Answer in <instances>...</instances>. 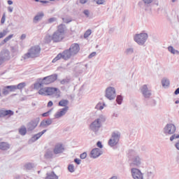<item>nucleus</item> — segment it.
I'll return each mask as SVG.
<instances>
[{
	"instance_id": "2f4dec72",
	"label": "nucleus",
	"mask_w": 179,
	"mask_h": 179,
	"mask_svg": "<svg viewBox=\"0 0 179 179\" xmlns=\"http://www.w3.org/2000/svg\"><path fill=\"white\" fill-rule=\"evenodd\" d=\"M168 50L170 52H171L172 54H176V52H178V51L175 50L174 48H173L172 46H169L168 48Z\"/></svg>"
},
{
	"instance_id": "f03ea898",
	"label": "nucleus",
	"mask_w": 179,
	"mask_h": 179,
	"mask_svg": "<svg viewBox=\"0 0 179 179\" xmlns=\"http://www.w3.org/2000/svg\"><path fill=\"white\" fill-rule=\"evenodd\" d=\"M38 93L41 96H52V94H55V93H59L58 97L61 96L59 95V93H61V91H59L58 88L51 87H41L39 89Z\"/></svg>"
},
{
	"instance_id": "7ed1b4c3",
	"label": "nucleus",
	"mask_w": 179,
	"mask_h": 179,
	"mask_svg": "<svg viewBox=\"0 0 179 179\" xmlns=\"http://www.w3.org/2000/svg\"><path fill=\"white\" fill-rule=\"evenodd\" d=\"M73 55L70 52L69 50H66L62 52V53H59L52 61V62L55 63L57 61H59L62 58L64 59L65 61H68V59H70L71 57Z\"/></svg>"
},
{
	"instance_id": "49530a36",
	"label": "nucleus",
	"mask_w": 179,
	"mask_h": 179,
	"mask_svg": "<svg viewBox=\"0 0 179 179\" xmlns=\"http://www.w3.org/2000/svg\"><path fill=\"white\" fill-rule=\"evenodd\" d=\"M98 148H100V149L103 148V145H101V142L98 141L96 143Z\"/></svg>"
},
{
	"instance_id": "bf43d9fd",
	"label": "nucleus",
	"mask_w": 179,
	"mask_h": 179,
	"mask_svg": "<svg viewBox=\"0 0 179 179\" xmlns=\"http://www.w3.org/2000/svg\"><path fill=\"white\" fill-rule=\"evenodd\" d=\"M10 12H12V9H10Z\"/></svg>"
},
{
	"instance_id": "72a5a7b5",
	"label": "nucleus",
	"mask_w": 179,
	"mask_h": 179,
	"mask_svg": "<svg viewBox=\"0 0 179 179\" xmlns=\"http://www.w3.org/2000/svg\"><path fill=\"white\" fill-rule=\"evenodd\" d=\"M116 101L117 103V104H121V103H122V96H117V99H116Z\"/></svg>"
},
{
	"instance_id": "4c0bfd02",
	"label": "nucleus",
	"mask_w": 179,
	"mask_h": 179,
	"mask_svg": "<svg viewBox=\"0 0 179 179\" xmlns=\"http://www.w3.org/2000/svg\"><path fill=\"white\" fill-rule=\"evenodd\" d=\"M6 19V15L3 13L1 20V24H3V23H5Z\"/></svg>"
},
{
	"instance_id": "dca6fc26",
	"label": "nucleus",
	"mask_w": 179,
	"mask_h": 179,
	"mask_svg": "<svg viewBox=\"0 0 179 179\" xmlns=\"http://www.w3.org/2000/svg\"><path fill=\"white\" fill-rule=\"evenodd\" d=\"M65 150V148L61 143H57L53 150L55 155H58L59 153H62Z\"/></svg>"
},
{
	"instance_id": "f704fd0d",
	"label": "nucleus",
	"mask_w": 179,
	"mask_h": 179,
	"mask_svg": "<svg viewBox=\"0 0 179 179\" xmlns=\"http://www.w3.org/2000/svg\"><path fill=\"white\" fill-rule=\"evenodd\" d=\"M94 1L97 3V5H103L104 4V2H106L105 0H94Z\"/></svg>"
},
{
	"instance_id": "473e14b6",
	"label": "nucleus",
	"mask_w": 179,
	"mask_h": 179,
	"mask_svg": "<svg viewBox=\"0 0 179 179\" xmlns=\"http://www.w3.org/2000/svg\"><path fill=\"white\" fill-rule=\"evenodd\" d=\"M6 34H8V31L6 30H3V32H0V38H3Z\"/></svg>"
},
{
	"instance_id": "603ef678",
	"label": "nucleus",
	"mask_w": 179,
	"mask_h": 179,
	"mask_svg": "<svg viewBox=\"0 0 179 179\" xmlns=\"http://www.w3.org/2000/svg\"><path fill=\"white\" fill-rule=\"evenodd\" d=\"M80 2L83 4L86 3V2H87V0H80Z\"/></svg>"
},
{
	"instance_id": "a878e982",
	"label": "nucleus",
	"mask_w": 179,
	"mask_h": 179,
	"mask_svg": "<svg viewBox=\"0 0 179 179\" xmlns=\"http://www.w3.org/2000/svg\"><path fill=\"white\" fill-rule=\"evenodd\" d=\"M162 84L164 87H167V86L170 85V81L168 79L164 78L162 80Z\"/></svg>"
},
{
	"instance_id": "f8f14e48",
	"label": "nucleus",
	"mask_w": 179,
	"mask_h": 179,
	"mask_svg": "<svg viewBox=\"0 0 179 179\" xmlns=\"http://www.w3.org/2000/svg\"><path fill=\"white\" fill-rule=\"evenodd\" d=\"M141 93L144 96L145 99H149L152 96V92L150 90H149V88H148V85H144L141 88Z\"/></svg>"
},
{
	"instance_id": "ea45409f",
	"label": "nucleus",
	"mask_w": 179,
	"mask_h": 179,
	"mask_svg": "<svg viewBox=\"0 0 179 179\" xmlns=\"http://www.w3.org/2000/svg\"><path fill=\"white\" fill-rule=\"evenodd\" d=\"M32 167L33 166L31 165V164H27L24 166L26 170H30V169H31Z\"/></svg>"
},
{
	"instance_id": "4be33fe9",
	"label": "nucleus",
	"mask_w": 179,
	"mask_h": 179,
	"mask_svg": "<svg viewBox=\"0 0 179 179\" xmlns=\"http://www.w3.org/2000/svg\"><path fill=\"white\" fill-rule=\"evenodd\" d=\"M44 17V13H38L34 18V22H38V20H41Z\"/></svg>"
},
{
	"instance_id": "f3484780",
	"label": "nucleus",
	"mask_w": 179,
	"mask_h": 179,
	"mask_svg": "<svg viewBox=\"0 0 179 179\" xmlns=\"http://www.w3.org/2000/svg\"><path fill=\"white\" fill-rule=\"evenodd\" d=\"M14 113L13 111L8 110H0V118L1 117H10L13 115Z\"/></svg>"
},
{
	"instance_id": "a19ab883",
	"label": "nucleus",
	"mask_w": 179,
	"mask_h": 179,
	"mask_svg": "<svg viewBox=\"0 0 179 179\" xmlns=\"http://www.w3.org/2000/svg\"><path fill=\"white\" fill-rule=\"evenodd\" d=\"M87 157V154L86 152H83L80 155V159H86Z\"/></svg>"
},
{
	"instance_id": "c756f323",
	"label": "nucleus",
	"mask_w": 179,
	"mask_h": 179,
	"mask_svg": "<svg viewBox=\"0 0 179 179\" xmlns=\"http://www.w3.org/2000/svg\"><path fill=\"white\" fill-rule=\"evenodd\" d=\"M46 179H58V176L54 173H50L47 176Z\"/></svg>"
},
{
	"instance_id": "393cba45",
	"label": "nucleus",
	"mask_w": 179,
	"mask_h": 179,
	"mask_svg": "<svg viewBox=\"0 0 179 179\" xmlns=\"http://www.w3.org/2000/svg\"><path fill=\"white\" fill-rule=\"evenodd\" d=\"M45 132H47V130H43V131L41 132H39L36 134H35L34 136V138L37 141V139H40V138H41V136H43V135H44V134H45Z\"/></svg>"
},
{
	"instance_id": "39448f33",
	"label": "nucleus",
	"mask_w": 179,
	"mask_h": 179,
	"mask_svg": "<svg viewBox=\"0 0 179 179\" xmlns=\"http://www.w3.org/2000/svg\"><path fill=\"white\" fill-rule=\"evenodd\" d=\"M57 79H58V75L52 74L50 76L44 77L43 79L39 78V81L43 82V85H51V83H54Z\"/></svg>"
},
{
	"instance_id": "20e7f679",
	"label": "nucleus",
	"mask_w": 179,
	"mask_h": 179,
	"mask_svg": "<svg viewBox=\"0 0 179 179\" xmlns=\"http://www.w3.org/2000/svg\"><path fill=\"white\" fill-rule=\"evenodd\" d=\"M41 51V48H40V46H33L30 48L29 52L25 54L24 58H36V57H38Z\"/></svg>"
},
{
	"instance_id": "c03bdc74",
	"label": "nucleus",
	"mask_w": 179,
	"mask_h": 179,
	"mask_svg": "<svg viewBox=\"0 0 179 179\" xmlns=\"http://www.w3.org/2000/svg\"><path fill=\"white\" fill-rule=\"evenodd\" d=\"M83 13L87 17H89V15L90 13L89 12V10H85Z\"/></svg>"
},
{
	"instance_id": "680f3d73",
	"label": "nucleus",
	"mask_w": 179,
	"mask_h": 179,
	"mask_svg": "<svg viewBox=\"0 0 179 179\" xmlns=\"http://www.w3.org/2000/svg\"><path fill=\"white\" fill-rule=\"evenodd\" d=\"M0 96H1V88H0Z\"/></svg>"
},
{
	"instance_id": "ddd939ff",
	"label": "nucleus",
	"mask_w": 179,
	"mask_h": 179,
	"mask_svg": "<svg viewBox=\"0 0 179 179\" xmlns=\"http://www.w3.org/2000/svg\"><path fill=\"white\" fill-rule=\"evenodd\" d=\"M40 121V118H37L36 120H31L27 124L28 131H33L37 127L38 125V122Z\"/></svg>"
},
{
	"instance_id": "13d9d810",
	"label": "nucleus",
	"mask_w": 179,
	"mask_h": 179,
	"mask_svg": "<svg viewBox=\"0 0 179 179\" xmlns=\"http://www.w3.org/2000/svg\"><path fill=\"white\" fill-rule=\"evenodd\" d=\"M36 1V2H38V0H35Z\"/></svg>"
},
{
	"instance_id": "412c9836",
	"label": "nucleus",
	"mask_w": 179,
	"mask_h": 179,
	"mask_svg": "<svg viewBox=\"0 0 179 179\" xmlns=\"http://www.w3.org/2000/svg\"><path fill=\"white\" fill-rule=\"evenodd\" d=\"M43 85H44V83H43V82L40 81V79H38V82L34 84V89L35 90H38V89H41Z\"/></svg>"
},
{
	"instance_id": "6ab92c4d",
	"label": "nucleus",
	"mask_w": 179,
	"mask_h": 179,
	"mask_svg": "<svg viewBox=\"0 0 179 179\" xmlns=\"http://www.w3.org/2000/svg\"><path fill=\"white\" fill-rule=\"evenodd\" d=\"M69 104V101L67 99H62L59 101L58 106L59 107H64V108H66V107H69L68 105Z\"/></svg>"
},
{
	"instance_id": "aec40b11",
	"label": "nucleus",
	"mask_w": 179,
	"mask_h": 179,
	"mask_svg": "<svg viewBox=\"0 0 179 179\" xmlns=\"http://www.w3.org/2000/svg\"><path fill=\"white\" fill-rule=\"evenodd\" d=\"M10 148L9 143L6 142H1L0 143V150H8Z\"/></svg>"
},
{
	"instance_id": "f257e3e1",
	"label": "nucleus",
	"mask_w": 179,
	"mask_h": 179,
	"mask_svg": "<svg viewBox=\"0 0 179 179\" xmlns=\"http://www.w3.org/2000/svg\"><path fill=\"white\" fill-rule=\"evenodd\" d=\"M65 38V26L64 24H60L57 27V31H55L52 36H47L45 37L46 43H51V40L54 43H59Z\"/></svg>"
},
{
	"instance_id": "864d4df0",
	"label": "nucleus",
	"mask_w": 179,
	"mask_h": 179,
	"mask_svg": "<svg viewBox=\"0 0 179 179\" xmlns=\"http://www.w3.org/2000/svg\"><path fill=\"white\" fill-rule=\"evenodd\" d=\"M175 94H179V88L175 91Z\"/></svg>"
},
{
	"instance_id": "5fc2aeb1",
	"label": "nucleus",
	"mask_w": 179,
	"mask_h": 179,
	"mask_svg": "<svg viewBox=\"0 0 179 179\" xmlns=\"http://www.w3.org/2000/svg\"><path fill=\"white\" fill-rule=\"evenodd\" d=\"M8 5H12V3H13V2L10 0H8Z\"/></svg>"
},
{
	"instance_id": "bb28decb",
	"label": "nucleus",
	"mask_w": 179,
	"mask_h": 179,
	"mask_svg": "<svg viewBox=\"0 0 179 179\" xmlns=\"http://www.w3.org/2000/svg\"><path fill=\"white\" fill-rule=\"evenodd\" d=\"M13 38V34H10L8 36L6 37L3 41L1 42V45H3V44H6V43H8L10 38Z\"/></svg>"
},
{
	"instance_id": "cd10ccee",
	"label": "nucleus",
	"mask_w": 179,
	"mask_h": 179,
	"mask_svg": "<svg viewBox=\"0 0 179 179\" xmlns=\"http://www.w3.org/2000/svg\"><path fill=\"white\" fill-rule=\"evenodd\" d=\"M6 89H8L9 92H15V90H17L16 85H8L6 87Z\"/></svg>"
},
{
	"instance_id": "79ce46f5",
	"label": "nucleus",
	"mask_w": 179,
	"mask_h": 179,
	"mask_svg": "<svg viewBox=\"0 0 179 179\" xmlns=\"http://www.w3.org/2000/svg\"><path fill=\"white\" fill-rule=\"evenodd\" d=\"M50 113H51V110L43 113L42 117H48L50 115Z\"/></svg>"
},
{
	"instance_id": "c85d7f7f",
	"label": "nucleus",
	"mask_w": 179,
	"mask_h": 179,
	"mask_svg": "<svg viewBox=\"0 0 179 179\" xmlns=\"http://www.w3.org/2000/svg\"><path fill=\"white\" fill-rule=\"evenodd\" d=\"M17 89H18L19 90H22V89H24V87H26V84L25 83H21L20 84H18L16 86Z\"/></svg>"
},
{
	"instance_id": "4468645a",
	"label": "nucleus",
	"mask_w": 179,
	"mask_h": 179,
	"mask_svg": "<svg viewBox=\"0 0 179 179\" xmlns=\"http://www.w3.org/2000/svg\"><path fill=\"white\" fill-rule=\"evenodd\" d=\"M69 110V107H66L60 109L59 111H57L55 115V118H61V117H64L66 113H68Z\"/></svg>"
},
{
	"instance_id": "7c9ffc66",
	"label": "nucleus",
	"mask_w": 179,
	"mask_h": 179,
	"mask_svg": "<svg viewBox=\"0 0 179 179\" xmlns=\"http://www.w3.org/2000/svg\"><path fill=\"white\" fill-rule=\"evenodd\" d=\"M91 34H92V30L88 29L84 34V38H87V37H89V36H90Z\"/></svg>"
},
{
	"instance_id": "4d7b16f0",
	"label": "nucleus",
	"mask_w": 179,
	"mask_h": 179,
	"mask_svg": "<svg viewBox=\"0 0 179 179\" xmlns=\"http://www.w3.org/2000/svg\"><path fill=\"white\" fill-rule=\"evenodd\" d=\"M31 106H33V107L36 106V103H32Z\"/></svg>"
},
{
	"instance_id": "423d86ee",
	"label": "nucleus",
	"mask_w": 179,
	"mask_h": 179,
	"mask_svg": "<svg viewBox=\"0 0 179 179\" xmlns=\"http://www.w3.org/2000/svg\"><path fill=\"white\" fill-rule=\"evenodd\" d=\"M146 40H148V34L145 33L136 34L134 36V41L140 45L145 44Z\"/></svg>"
},
{
	"instance_id": "de8ad7c7",
	"label": "nucleus",
	"mask_w": 179,
	"mask_h": 179,
	"mask_svg": "<svg viewBox=\"0 0 179 179\" xmlns=\"http://www.w3.org/2000/svg\"><path fill=\"white\" fill-rule=\"evenodd\" d=\"M95 55H96V52H93L89 55V58H93V57H95Z\"/></svg>"
},
{
	"instance_id": "e433bc0d",
	"label": "nucleus",
	"mask_w": 179,
	"mask_h": 179,
	"mask_svg": "<svg viewBox=\"0 0 179 179\" xmlns=\"http://www.w3.org/2000/svg\"><path fill=\"white\" fill-rule=\"evenodd\" d=\"M68 169H69V171H70V173H73V171H75V167L72 164L69 165Z\"/></svg>"
},
{
	"instance_id": "37998d69",
	"label": "nucleus",
	"mask_w": 179,
	"mask_h": 179,
	"mask_svg": "<svg viewBox=\"0 0 179 179\" xmlns=\"http://www.w3.org/2000/svg\"><path fill=\"white\" fill-rule=\"evenodd\" d=\"M143 1L145 4H149V3H152V2H153V0H143Z\"/></svg>"
},
{
	"instance_id": "c9c22d12",
	"label": "nucleus",
	"mask_w": 179,
	"mask_h": 179,
	"mask_svg": "<svg viewBox=\"0 0 179 179\" xmlns=\"http://www.w3.org/2000/svg\"><path fill=\"white\" fill-rule=\"evenodd\" d=\"M178 138H179V134H173L170 138V141H174V139H178Z\"/></svg>"
},
{
	"instance_id": "5701e85b",
	"label": "nucleus",
	"mask_w": 179,
	"mask_h": 179,
	"mask_svg": "<svg viewBox=\"0 0 179 179\" xmlns=\"http://www.w3.org/2000/svg\"><path fill=\"white\" fill-rule=\"evenodd\" d=\"M19 134L20 135H22V136H24V135H26V134H27V129L26 128L25 126H22L20 129H19Z\"/></svg>"
},
{
	"instance_id": "6e6552de",
	"label": "nucleus",
	"mask_w": 179,
	"mask_h": 179,
	"mask_svg": "<svg viewBox=\"0 0 179 179\" xmlns=\"http://www.w3.org/2000/svg\"><path fill=\"white\" fill-rule=\"evenodd\" d=\"M106 98L108 100H114L115 99V89L113 87H109L106 90Z\"/></svg>"
},
{
	"instance_id": "09e8293b",
	"label": "nucleus",
	"mask_w": 179,
	"mask_h": 179,
	"mask_svg": "<svg viewBox=\"0 0 179 179\" xmlns=\"http://www.w3.org/2000/svg\"><path fill=\"white\" fill-rule=\"evenodd\" d=\"M74 162L76 163V164H80V159H75Z\"/></svg>"
},
{
	"instance_id": "8fccbe9b",
	"label": "nucleus",
	"mask_w": 179,
	"mask_h": 179,
	"mask_svg": "<svg viewBox=\"0 0 179 179\" xmlns=\"http://www.w3.org/2000/svg\"><path fill=\"white\" fill-rule=\"evenodd\" d=\"M96 107L99 108V110H103V108H104V107H103L101 104H98Z\"/></svg>"
},
{
	"instance_id": "1a4fd4ad",
	"label": "nucleus",
	"mask_w": 179,
	"mask_h": 179,
	"mask_svg": "<svg viewBox=\"0 0 179 179\" xmlns=\"http://www.w3.org/2000/svg\"><path fill=\"white\" fill-rule=\"evenodd\" d=\"M131 176L134 179H143V173L136 168L131 169Z\"/></svg>"
},
{
	"instance_id": "58836bf2",
	"label": "nucleus",
	"mask_w": 179,
	"mask_h": 179,
	"mask_svg": "<svg viewBox=\"0 0 179 179\" xmlns=\"http://www.w3.org/2000/svg\"><path fill=\"white\" fill-rule=\"evenodd\" d=\"M3 94H4V96H6V94H9V90L6 88V87L3 90Z\"/></svg>"
},
{
	"instance_id": "b1692460",
	"label": "nucleus",
	"mask_w": 179,
	"mask_h": 179,
	"mask_svg": "<svg viewBox=\"0 0 179 179\" xmlns=\"http://www.w3.org/2000/svg\"><path fill=\"white\" fill-rule=\"evenodd\" d=\"M52 124V120L51 119H48L41 122V125H43V127H48V125H51Z\"/></svg>"
},
{
	"instance_id": "9d476101",
	"label": "nucleus",
	"mask_w": 179,
	"mask_h": 179,
	"mask_svg": "<svg viewBox=\"0 0 179 179\" xmlns=\"http://www.w3.org/2000/svg\"><path fill=\"white\" fill-rule=\"evenodd\" d=\"M69 51H70L73 56L76 55V54H78L80 51V46L78 43H73L70 46Z\"/></svg>"
},
{
	"instance_id": "a18cd8bd",
	"label": "nucleus",
	"mask_w": 179,
	"mask_h": 179,
	"mask_svg": "<svg viewBox=\"0 0 179 179\" xmlns=\"http://www.w3.org/2000/svg\"><path fill=\"white\" fill-rule=\"evenodd\" d=\"M52 106H54V103H52V101H50L48 103V107H52Z\"/></svg>"
},
{
	"instance_id": "9b49d317",
	"label": "nucleus",
	"mask_w": 179,
	"mask_h": 179,
	"mask_svg": "<svg viewBox=\"0 0 179 179\" xmlns=\"http://www.w3.org/2000/svg\"><path fill=\"white\" fill-rule=\"evenodd\" d=\"M100 127H101V122H100V119H97L90 124V128L94 132H97Z\"/></svg>"
},
{
	"instance_id": "052dcab7",
	"label": "nucleus",
	"mask_w": 179,
	"mask_h": 179,
	"mask_svg": "<svg viewBox=\"0 0 179 179\" xmlns=\"http://www.w3.org/2000/svg\"><path fill=\"white\" fill-rule=\"evenodd\" d=\"M50 1H55V0H50Z\"/></svg>"
},
{
	"instance_id": "0eeeda50",
	"label": "nucleus",
	"mask_w": 179,
	"mask_h": 179,
	"mask_svg": "<svg viewBox=\"0 0 179 179\" xmlns=\"http://www.w3.org/2000/svg\"><path fill=\"white\" fill-rule=\"evenodd\" d=\"M120 133L113 132L112 134V137L108 141V145L109 146H115L118 142H120Z\"/></svg>"
},
{
	"instance_id": "3c124183",
	"label": "nucleus",
	"mask_w": 179,
	"mask_h": 179,
	"mask_svg": "<svg viewBox=\"0 0 179 179\" xmlns=\"http://www.w3.org/2000/svg\"><path fill=\"white\" fill-rule=\"evenodd\" d=\"M26 38V34H22V36H21V40H24Z\"/></svg>"
},
{
	"instance_id": "a211bd4d",
	"label": "nucleus",
	"mask_w": 179,
	"mask_h": 179,
	"mask_svg": "<svg viewBox=\"0 0 179 179\" xmlns=\"http://www.w3.org/2000/svg\"><path fill=\"white\" fill-rule=\"evenodd\" d=\"M101 155V152L99 148H94L91 151V157L96 159V157H99Z\"/></svg>"
},
{
	"instance_id": "2eb2a0df",
	"label": "nucleus",
	"mask_w": 179,
	"mask_h": 179,
	"mask_svg": "<svg viewBox=\"0 0 179 179\" xmlns=\"http://www.w3.org/2000/svg\"><path fill=\"white\" fill-rule=\"evenodd\" d=\"M164 131L166 134L171 135V134H174V132H176V126L173 124H167L164 128Z\"/></svg>"
},
{
	"instance_id": "6e6d98bb",
	"label": "nucleus",
	"mask_w": 179,
	"mask_h": 179,
	"mask_svg": "<svg viewBox=\"0 0 179 179\" xmlns=\"http://www.w3.org/2000/svg\"><path fill=\"white\" fill-rule=\"evenodd\" d=\"M49 22L50 23H52V22H54V18L49 19Z\"/></svg>"
}]
</instances>
